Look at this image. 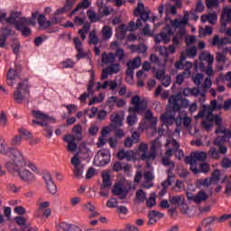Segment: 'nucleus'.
<instances>
[{"label":"nucleus","instance_id":"obj_1","mask_svg":"<svg viewBox=\"0 0 231 231\" xmlns=\"http://www.w3.org/2000/svg\"><path fill=\"white\" fill-rule=\"evenodd\" d=\"M5 166L12 176H18L22 181L28 185L37 181V177L24 167H29L32 172H39V168L33 162L26 161L19 150L13 149L9 152V160L5 162Z\"/></svg>","mask_w":231,"mask_h":231},{"label":"nucleus","instance_id":"obj_2","mask_svg":"<svg viewBox=\"0 0 231 231\" xmlns=\"http://www.w3.org/2000/svg\"><path fill=\"white\" fill-rule=\"evenodd\" d=\"M7 84L14 87L17 84L13 97L16 104H23L30 97V83L27 79H21V70L11 69L7 72Z\"/></svg>","mask_w":231,"mask_h":231},{"label":"nucleus","instance_id":"obj_3","mask_svg":"<svg viewBox=\"0 0 231 231\" xmlns=\"http://www.w3.org/2000/svg\"><path fill=\"white\" fill-rule=\"evenodd\" d=\"M223 109V104H217V100H212L210 106L203 105L201 111L195 116V118H205L202 121V129H205L208 133L212 131L214 124L220 125L223 122L221 116H214V111H221Z\"/></svg>","mask_w":231,"mask_h":231},{"label":"nucleus","instance_id":"obj_4","mask_svg":"<svg viewBox=\"0 0 231 231\" xmlns=\"http://www.w3.org/2000/svg\"><path fill=\"white\" fill-rule=\"evenodd\" d=\"M130 104L134 106L128 108V115L126 122L128 125L133 126L138 122V116L134 113H140V111H145L147 109V101L141 99L140 96H134L130 101Z\"/></svg>","mask_w":231,"mask_h":231},{"label":"nucleus","instance_id":"obj_5","mask_svg":"<svg viewBox=\"0 0 231 231\" xmlns=\"http://www.w3.org/2000/svg\"><path fill=\"white\" fill-rule=\"evenodd\" d=\"M151 14V11L148 8H145L143 3H139L137 5L136 9L134 10V15L135 17H138V15H141L140 19H137L136 23L134 22H130L127 28L129 32H134L135 30H138L140 26H142V21L143 23H146V21H149V14Z\"/></svg>","mask_w":231,"mask_h":231},{"label":"nucleus","instance_id":"obj_6","mask_svg":"<svg viewBox=\"0 0 231 231\" xmlns=\"http://www.w3.org/2000/svg\"><path fill=\"white\" fill-rule=\"evenodd\" d=\"M72 133H74L76 136L73 134H66L63 137L64 142L68 143L67 150L69 152H75V151H77V144L75 143V140H82V137H80L82 134V126L80 125H76L72 128Z\"/></svg>","mask_w":231,"mask_h":231},{"label":"nucleus","instance_id":"obj_7","mask_svg":"<svg viewBox=\"0 0 231 231\" xmlns=\"http://www.w3.org/2000/svg\"><path fill=\"white\" fill-rule=\"evenodd\" d=\"M189 23V12H185L182 19L176 18L171 21V26L173 28H180L178 33L173 37V44H180V41H181L182 37H185V30L183 26H185Z\"/></svg>","mask_w":231,"mask_h":231},{"label":"nucleus","instance_id":"obj_8","mask_svg":"<svg viewBox=\"0 0 231 231\" xmlns=\"http://www.w3.org/2000/svg\"><path fill=\"white\" fill-rule=\"evenodd\" d=\"M162 149V142L159 138L155 139L152 142V145L150 147L149 153L141 154V160L146 161V167L151 169L152 162L156 160V151H160Z\"/></svg>","mask_w":231,"mask_h":231},{"label":"nucleus","instance_id":"obj_9","mask_svg":"<svg viewBox=\"0 0 231 231\" xmlns=\"http://www.w3.org/2000/svg\"><path fill=\"white\" fill-rule=\"evenodd\" d=\"M210 88H212V79H210V77H208L205 79L204 83L199 87V88H190L191 96L199 97V95H200L203 100H205V95H207V92L208 91V89H210Z\"/></svg>","mask_w":231,"mask_h":231},{"label":"nucleus","instance_id":"obj_10","mask_svg":"<svg viewBox=\"0 0 231 231\" xmlns=\"http://www.w3.org/2000/svg\"><path fill=\"white\" fill-rule=\"evenodd\" d=\"M32 113L34 118H36V120H32V124H35L36 125L46 126L48 122H55L53 117H50V116L44 114V112L41 110H33Z\"/></svg>","mask_w":231,"mask_h":231},{"label":"nucleus","instance_id":"obj_11","mask_svg":"<svg viewBox=\"0 0 231 231\" xmlns=\"http://www.w3.org/2000/svg\"><path fill=\"white\" fill-rule=\"evenodd\" d=\"M216 145L218 146V150L216 147H211L208 152V156L213 158V160H221V154H226L228 151L226 146L221 144L219 138H217L215 141Z\"/></svg>","mask_w":231,"mask_h":231},{"label":"nucleus","instance_id":"obj_12","mask_svg":"<svg viewBox=\"0 0 231 231\" xmlns=\"http://www.w3.org/2000/svg\"><path fill=\"white\" fill-rule=\"evenodd\" d=\"M94 162L98 167H106V165L111 162V153L109 152V150L104 149L97 152V154L94 158Z\"/></svg>","mask_w":231,"mask_h":231},{"label":"nucleus","instance_id":"obj_13","mask_svg":"<svg viewBox=\"0 0 231 231\" xmlns=\"http://www.w3.org/2000/svg\"><path fill=\"white\" fill-rule=\"evenodd\" d=\"M180 102L181 106H180ZM169 104L171 106L173 111H180L181 107H189L190 106L189 99H180L178 96H171L169 98Z\"/></svg>","mask_w":231,"mask_h":231},{"label":"nucleus","instance_id":"obj_14","mask_svg":"<svg viewBox=\"0 0 231 231\" xmlns=\"http://www.w3.org/2000/svg\"><path fill=\"white\" fill-rule=\"evenodd\" d=\"M205 160H207V152H194L185 158V162L192 167V165H196V162H205Z\"/></svg>","mask_w":231,"mask_h":231},{"label":"nucleus","instance_id":"obj_15","mask_svg":"<svg viewBox=\"0 0 231 231\" xmlns=\"http://www.w3.org/2000/svg\"><path fill=\"white\" fill-rule=\"evenodd\" d=\"M174 32H172V28L171 26H166L161 33L157 34L155 36V42L156 44H160V42H164V44H167L171 41V37Z\"/></svg>","mask_w":231,"mask_h":231},{"label":"nucleus","instance_id":"obj_16","mask_svg":"<svg viewBox=\"0 0 231 231\" xmlns=\"http://www.w3.org/2000/svg\"><path fill=\"white\" fill-rule=\"evenodd\" d=\"M112 194L114 196H117L119 199H125L127 198V195L129 194V189L124 183L117 182L114 185V188L112 189Z\"/></svg>","mask_w":231,"mask_h":231},{"label":"nucleus","instance_id":"obj_17","mask_svg":"<svg viewBox=\"0 0 231 231\" xmlns=\"http://www.w3.org/2000/svg\"><path fill=\"white\" fill-rule=\"evenodd\" d=\"M93 88H95V73H92L90 76L89 83L87 87V91L84 92L80 97L79 100L80 102H86L89 97H93L95 95V90H93Z\"/></svg>","mask_w":231,"mask_h":231},{"label":"nucleus","instance_id":"obj_18","mask_svg":"<svg viewBox=\"0 0 231 231\" xmlns=\"http://www.w3.org/2000/svg\"><path fill=\"white\" fill-rule=\"evenodd\" d=\"M120 73V63L109 65L102 70L101 80H106L109 78V75H115Z\"/></svg>","mask_w":231,"mask_h":231},{"label":"nucleus","instance_id":"obj_19","mask_svg":"<svg viewBox=\"0 0 231 231\" xmlns=\"http://www.w3.org/2000/svg\"><path fill=\"white\" fill-rule=\"evenodd\" d=\"M165 146L168 147L165 152V156H174V152H177L180 149V143L173 138L167 139Z\"/></svg>","mask_w":231,"mask_h":231},{"label":"nucleus","instance_id":"obj_20","mask_svg":"<svg viewBox=\"0 0 231 231\" xmlns=\"http://www.w3.org/2000/svg\"><path fill=\"white\" fill-rule=\"evenodd\" d=\"M46 188L49 190L50 194H57V185L53 182V178L50 172L44 173L42 176Z\"/></svg>","mask_w":231,"mask_h":231},{"label":"nucleus","instance_id":"obj_21","mask_svg":"<svg viewBox=\"0 0 231 231\" xmlns=\"http://www.w3.org/2000/svg\"><path fill=\"white\" fill-rule=\"evenodd\" d=\"M189 169L194 174H199L201 172L203 174H208V172H210V164L207 162H202L199 164V169L197 164H192L191 166H189Z\"/></svg>","mask_w":231,"mask_h":231},{"label":"nucleus","instance_id":"obj_22","mask_svg":"<svg viewBox=\"0 0 231 231\" xmlns=\"http://www.w3.org/2000/svg\"><path fill=\"white\" fill-rule=\"evenodd\" d=\"M211 44L219 49L223 48L225 44H231V40L228 37H219V35L216 34L212 38Z\"/></svg>","mask_w":231,"mask_h":231},{"label":"nucleus","instance_id":"obj_23","mask_svg":"<svg viewBox=\"0 0 231 231\" xmlns=\"http://www.w3.org/2000/svg\"><path fill=\"white\" fill-rule=\"evenodd\" d=\"M71 164L75 167L74 176L76 178H80V176H82V173L84 172V166H80V159H79L77 155L72 157Z\"/></svg>","mask_w":231,"mask_h":231},{"label":"nucleus","instance_id":"obj_24","mask_svg":"<svg viewBox=\"0 0 231 231\" xmlns=\"http://www.w3.org/2000/svg\"><path fill=\"white\" fill-rule=\"evenodd\" d=\"M169 203L172 205L175 208H178L180 205L185 203V196L183 195H173L169 197Z\"/></svg>","mask_w":231,"mask_h":231},{"label":"nucleus","instance_id":"obj_25","mask_svg":"<svg viewBox=\"0 0 231 231\" xmlns=\"http://www.w3.org/2000/svg\"><path fill=\"white\" fill-rule=\"evenodd\" d=\"M116 60V56L115 55V53L103 52L101 54V61L103 62V64L112 66V64H116L115 63Z\"/></svg>","mask_w":231,"mask_h":231},{"label":"nucleus","instance_id":"obj_26","mask_svg":"<svg viewBox=\"0 0 231 231\" xmlns=\"http://www.w3.org/2000/svg\"><path fill=\"white\" fill-rule=\"evenodd\" d=\"M172 155H165L164 157L162 158V164L164 167H169L167 171V174H173L172 171H174L175 164L172 160H171V157Z\"/></svg>","mask_w":231,"mask_h":231},{"label":"nucleus","instance_id":"obj_27","mask_svg":"<svg viewBox=\"0 0 231 231\" xmlns=\"http://www.w3.org/2000/svg\"><path fill=\"white\" fill-rule=\"evenodd\" d=\"M110 120L114 127H122L124 125V115L122 114H113Z\"/></svg>","mask_w":231,"mask_h":231},{"label":"nucleus","instance_id":"obj_28","mask_svg":"<svg viewBox=\"0 0 231 231\" xmlns=\"http://www.w3.org/2000/svg\"><path fill=\"white\" fill-rule=\"evenodd\" d=\"M201 23H209V24H216L217 23V14L216 13H209L202 14L200 17Z\"/></svg>","mask_w":231,"mask_h":231},{"label":"nucleus","instance_id":"obj_29","mask_svg":"<svg viewBox=\"0 0 231 231\" xmlns=\"http://www.w3.org/2000/svg\"><path fill=\"white\" fill-rule=\"evenodd\" d=\"M14 27L16 28V30H18V32H22V35L23 37H30V35H32V29L21 23L20 22H16L14 23Z\"/></svg>","mask_w":231,"mask_h":231},{"label":"nucleus","instance_id":"obj_30","mask_svg":"<svg viewBox=\"0 0 231 231\" xmlns=\"http://www.w3.org/2000/svg\"><path fill=\"white\" fill-rule=\"evenodd\" d=\"M117 158L118 160H127V162H132L133 158H134V152L131 150H121L117 153Z\"/></svg>","mask_w":231,"mask_h":231},{"label":"nucleus","instance_id":"obj_31","mask_svg":"<svg viewBox=\"0 0 231 231\" xmlns=\"http://www.w3.org/2000/svg\"><path fill=\"white\" fill-rule=\"evenodd\" d=\"M199 60H202L203 62H207L208 66H212L214 64V56L210 54L208 51H202L199 56Z\"/></svg>","mask_w":231,"mask_h":231},{"label":"nucleus","instance_id":"obj_32","mask_svg":"<svg viewBox=\"0 0 231 231\" xmlns=\"http://www.w3.org/2000/svg\"><path fill=\"white\" fill-rule=\"evenodd\" d=\"M161 122L167 126L172 125L174 124V115L171 113L162 114L161 116Z\"/></svg>","mask_w":231,"mask_h":231},{"label":"nucleus","instance_id":"obj_33","mask_svg":"<svg viewBox=\"0 0 231 231\" xmlns=\"http://www.w3.org/2000/svg\"><path fill=\"white\" fill-rule=\"evenodd\" d=\"M148 217H149L148 225H154L157 221L156 217H159V219H162V217H163V213H161L156 210H152L149 213Z\"/></svg>","mask_w":231,"mask_h":231},{"label":"nucleus","instance_id":"obj_34","mask_svg":"<svg viewBox=\"0 0 231 231\" xmlns=\"http://www.w3.org/2000/svg\"><path fill=\"white\" fill-rule=\"evenodd\" d=\"M144 120L147 122H150L152 124V127L158 124V118L154 117V115L152 114V111L150 109L146 110L144 113Z\"/></svg>","mask_w":231,"mask_h":231},{"label":"nucleus","instance_id":"obj_35","mask_svg":"<svg viewBox=\"0 0 231 231\" xmlns=\"http://www.w3.org/2000/svg\"><path fill=\"white\" fill-rule=\"evenodd\" d=\"M36 205L38 207V210L36 211V216L38 217H41V216H42V210H46V208L50 207V202L48 201L42 202L41 201V199H39Z\"/></svg>","mask_w":231,"mask_h":231},{"label":"nucleus","instance_id":"obj_36","mask_svg":"<svg viewBox=\"0 0 231 231\" xmlns=\"http://www.w3.org/2000/svg\"><path fill=\"white\" fill-rule=\"evenodd\" d=\"M210 185H212V181L209 178L199 179L195 182V186L197 189H202V187L208 188L210 187Z\"/></svg>","mask_w":231,"mask_h":231},{"label":"nucleus","instance_id":"obj_37","mask_svg":"<svg viewBox=\"0 0 231 231\" xmlns=\"http://www.w3.org/2000/svg\"><path fill=\"white\" fill-rule=\"evenodd\" d=\"M100 42V38L97 35V31H91L88 35V44L97 46Z\"/></svg>","mask_w":231,"mask_h":231},{"label":"nucleus","instance_id":"obj_38","mask_svg":"<svg viewBox=\"0 0 231 231\" xmlns=\"http://www.w3.org/2000/svg\"><path fill=\"white\" fill-rule=\"evenodd\" d=\"M89 30H91V24L90 23H85L81 29L79 30L78 33L80 35V38L82 41H86V35L89 33Z\"/></svg>","mask_w":231,"mask_h":231},{"label":"nucleus","instance_id":"obj_39","mask_svg":"<svg viewBox=\"0 0 231 231\" xmlns=\"http://www.w3.org/2000/svg\"><path fill=\"white\" fill-rule=\"evenodd\" d=\"M127 68H133L134 69H138L142 66V58L139 56L135 57L133 60H129L126 64Z\"/></svg>","mask_w":231,"mask_h":231},{"label":"nucleus","instance_id":"obj_40","mask_svg":"<svg viewBox=\"0 0 231 231\" xmlns=\"http://www.w3.org/2000/svg\"><path fill=\"white\" fill-rule=\"evenodd\" d=\"M38 24L43 29L50 28L51 26V23L50 21H46V16L44 14H40L38 17Z\"/></svg>","mask_w":231,"mask_h":231},{"label":"nucleus","instance_id":"obj_41","mask_svg":"<svg viewBox=\"0 0 231 231\" xmlns=\"http://www.w3.org/2000/svg\"><path fill=\"white\" fill-rule=\"evenodd\" d=\"M207 199H208V194L204 190L199 191L195 196V203L197 204L203 203V201H207Z\"/></svg>","mask_w":231,"mask_h":231},{"label":"nucleus","instance_id":"obj_42","mask_svg":"<svg viewBox=\"0 0 231 231\" xmlns=\"http://www.w3.org/2000/svg\"><path fill=\"white\" fill-rule=\"evenodd\" d=\"M167 63V60L164 59L162 65H161V68L162 69H158L156 71V74H155V79H157V80H162V79H163L165 77V64Z\"/></svg>","mask_w":231,"mask_h":231},{"label":"nucleus","instance_id":"obj_43","mask_svg":"<svg viewBox=\"0 0 231 231\" xmlns=\"http://www.w3.org/2000/svg\"><path fill=\"white\" fill-rule=\"evenodd\" d=\"M135 199L137 203H143L147 199V193L142 189H138L135 193Z\"/></svg>","mask_w":231,"mask_h":231},{"label":"nucleus","instance_id":"obj_44","mask_svg":"<svg viewBox=\"0 0 231 231\" xmlns=\"http://www.w3.org/2000/svg\"><path fill=\"white\" fill-rule=\"evenodd\" d=\"M101 33L103 35V39L107 41L113 37V29L110 26H105L103 27Z\"/></svg>","mask_w":231,"mask_h":231},{"label":"nucleus","instance_id":"obj_45","mask_svg":"<svg viewBox=\"0 0 231 231\" xmlns=\"http://www.w3.org/2000/svg\"><path fill=\"white\" fill-rule=\"evenodd\" d=\"M91 3L88 0H83L81 3L78 4L76 8L72 11V14H77L79 10H86V8H89Z\"/></svg>","mask_w":231,"mask_h":231},{"label":"nucleus","instance_id":"obj_46","mask_svg":"<svg viewBox=\"0 0 231 231\" xmlns=\"http://www.w3.org/2000/svg\"><path fill=\"white\" fill-rule=\"evenodd\" d=\"M168 174V179L167 180H164L162 185V189H169L172 185V181H174V179L176 178V175L174 173H167Z\"/></svg>","mask_w":231,"mask_h":231},{"label":"nucleus","instance_id":"obj_47","mask_svg":"<svg viewBox=\"0 0 231 231\" xmlns=\"http://www.w3.org/2000/svg\"><path fill=\"white\" fill-rule=\"evenodd\" d=\"M87 16L88 17L90 23H98V21H100V16H98L94 10L87 11Z\"/></svg>","mask_w":231,"mask_h":231},{"label":"nucleus","instance_id":"obj_48","mask_svg":"<svg viewBox=\"0 0 231 231\" xmlns=\"http://www.w3.org/2000/svg\"><path fill=\"white\" fill-rule=\"evenodd\" d=\"M216 60L221 65L220 69H223V66H225V63L226 62L225 52H217Z\"/></svg>","mask_w":231,"mask_h":231},{"label":"nucleus","instance_id":"obj_49","mask_svg":"<svg viewBox=\"0 0 231 231\" xmlns=\"http://www.w3.org/2000/svg\"><path fill=\"white\" fill-rule=\"evenodd\" d=\"M102 178H103V187H111L112 182H111V176L109 175V172L104 171L102 173Z\"/></svg>","mask_w":231,"mask_h":231},{"label":"nucleus","instance_id":"obj_50","mask_svg":"<svg viewBox=\"0 0 231 231\" xmlns=\"http://www.w3.org/2000/svg\"><path fill=\"white\" fill-rule=\"evenodd\" d=\"M184 71L181 73L184 78L189 79L190 77V69H192V62L187 61L183 67Z\"/></svg>","mask_w":231,"mask_h":231},{"label":"nucleus","instance_id":"obj_51","mask_svg":"<svg viewBox=\"0 0 231 231\" xmlns=\"http://www.w3.org/2000/svg\"><path fill=\"white\" fill-rule=\"evenodd\" d=\"M130 50L133 51H138V53H145L147 51V46L144 44H139V45H131Z\"/></svg>","mask_w":231,"mask_h":231},{"label":"nucleus","instance_id":"obj_52","mask_svg":"<svg viewBox=\"0 0 231 231\" xmlns=\"http://www.w3.org/2000/svg\"><path fill=\"white\" fill-rule=\"evenodd\" d=\"M19 133H20L22 138H25V140H32V138H33V134H32V132H30L24 128H20Z\"/></svg>","mask_w":231,"mask_h":231},{"label":"nucleus","instance_id":"obj_53","mask_svg":"<svg viewBox=\"0 0 231 231\" xmlns=\"http://www.w3.org/2000/svg\"><path fill=\"white\" fill-rule=\"evenodd\" d=\"M8 152V143L0 136V154H6Z\"/></svg>","mask_w":231,"mask_h":231},{"label":"nucleus","instance_id":"obj_54","mask_svg":"<svg viewBox=\"0 0 231 231\" xmlns=\"http://www.w3.org/2000/svg\"><path fill=\"white\" fill-rule=\"evenodd\" d=\"M97 5L99 6V12L100 14H102V15H111V12H109V8L108 7H104L102 5V0H97Z\"/></svg>","mask_w":231,"mask_h":231},{"label":"nucleus","instance_id":"obj_55","mask_svg":"<svg viewBox=\"0 0 231 231\" xmlns=\"http://www.w3.org/2000/svg\"><path fill=\"white\" fill-rule=\"evenodd\" d=\"M221 178V171L214 170L211 173L210 181H215V183H219V179Z\"/></svg>","mask_w":231,"mask_h":231},{"label":"nucleus","instance_id":"obj_56","mask_svg":"<svg viewBox=\"0 0 231 231\" xmlns=\"http://www.w3.org/2000/svg\"><path fill=\"white\" fill-rule=\"evenodd\" d=\"M8 126V117L6 116V113L2 111L0 113V127H7Z\"/></svg>","mask_w":231,"mask_h":231},{"label":"nucleus","instance_id":"obj_57","mask_svg":"<svg viewBox=\"0 0 231 231\" xmlns=\"http://www.w3.org/2000/svg\"><path fill=\"white\" fill-rule=\"evenodd\" d=\"M154 205H156V193H151L149 199L146 200V206L152 208Z\"/></svg>","mask_w":231,"mask_h":231},{"label":"nucleus","instance_id":"obj_58","mask_svg":"<svg viewBox=\"0 0 231 231\" xmlns=\"http://www.w3.org/2000/svg\"><path fill=\"white\" fill-rule=\"evenodd\" d=\"M223 75H219L218 78L216 79V83H217V91H218V93H224L225 91V86L220 85V82H223Z\"/></svg>","mask_w":231,"mask_h":231},{"label":"nucleus","instance_id":"obj_59","mask_svg":"<svg viewBox=\"0 0 231 231\" xmlns=\"http://www.w3.org/2000/svg\"><path fill=\"white\" fill-rule=\"evenodd\" d=\"M127 32H129V29H128L127 25H125V24H121L116 30V33H121L122 39H124V37H125V33H127Z\"/></svg>","mask_w":231,"mask_h":231},{"label":"nucleus","instance_id":"obj_60","mask_svg":"<svg viewBox=\"0 0 231 231\" xmlns=\"http://www.w3.org/2000/svg\"><path fill=\"white\" fill-rule=\"evenodd\" d=\"M199 33L200 37H205V35H212V27L208 25L205 27V29H200Z\"/></svg>","mask_w":231,"mask_h":231},{"label":"nucleus","instance_id":"obj_61","mask_svg":"<svg viewBox=\"0 0 231 231\" xmlns=\"http://www.w3.org/2000/svg\"><path fill=\"white\" fill-rule=\"evenodd\" d=\"M192 80L195 86H201V83L203 82V74H196L192 76Z\"/></svg>","mask_w":231,"mask_h":231},{"label":"nucleus","instance_id":"obj_62","mask_svg":"<svg viewBox=\"0 0 231 231\" xmlns=\"http://www.w3.org/2000/svg\"><path fill=\"white\" fill-rule=\"evenodd\" d=\"M215 222H216V217H208L202 220V226H210V225H214Z\"/></svg>","mask_w":231,"mask_h":231},{"label":"nucleus","instance_id":"obj_63","mask_svg":"<svg viewBox=\"0 0 231 231\" xmlns=\"http://www.w3.org/2000/svg\"><path fill=\"white\" fill-rule=\"evenodd\" d=\"M186 53L188 57L194 59L196 55H198V49H196V47H190L189 49H187Z\"/></svg>","mask_w":231,"mask_h":231},{"label":"nucleus","instance_id":"obj_64","mask_svg":"<svg viewBox=\"0 0 231 231\" xmlns=\"http://www.w3.org/2000/svg\"><path fill=\"white\" fill-rule=\"evenodd\" d=\"M63 65V68H74L75 67V61L72 60L67 59L64 61L61 62Z\"/></svg>","mask_w":231,"mask_h":231}]
</instances>
